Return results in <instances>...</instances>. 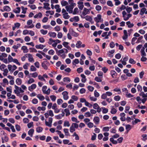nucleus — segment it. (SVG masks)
<instances>
[{"label":"nucleus","instance_id":"obj_1","mask_svg":"<svg viewBox=\"0 0 147 147\" xmlns=\"http://www.w3.org/2000/svg\"><path fill=\"white\" fill-rule=\"evenodd\" d=\"M15 88L16 89L14 90V92L15 94H17V96H19L20 95L19 94L20 92L22 93L24 92V91L21 88H19L16 85H15Z\"/></svg>","mask_w":147,"mask_h":147},{"label":"nucleus","instance_id":"obj_2","mask_svg":"<svg viewBox=\"0 0 147 147\" xmlns=\"http://www.w3.org/2000/svg\"><path fill=\"white\" fill-rule=\"evenodd\" d=\"M69 32L73 36L75 37H77L79 36L78 33L76 32L72 28H70L69 30Z\"/></svg>","mask_w":147,"mask_h":147},{"label":"nucleus","instance_id":"obj_3","mask_svg":"<svg viewBox=\"0 0 147 147\" xmlns=\"http://www.w3.org/2000/svg\"><path fill=\"white\" fill-rule=\"evenodd\" d=\"M49 65V63L47 61H45L42 62L41 64L42 67L46 70H47L48 69L47 66Z\"/></svg>","mask_w":147,"mask_h":147},{"label":"nucleus","instance_id":"obj_4","mask_svg":"<svg viewBox=\"0 0 147 147\" xmlns=\"http://www.w3.org/2000/svg\"><path fill=\"white\" fill-rule=\"evenodd\" d=\"M126 14V13L125 11H123L122 12L123 17L124 18V20L125 21L128 20L129 18L132 16V14L130 13L127 14V16L125 18V16Z\"/></svg>","mask_w":147,"mask_h":147},{"label":"nucleus","instance_id":"obj_5","mask_svg":"<svg viewBox=\"0 0 147 147\" xmlns=\"http://www.w3.org/2000/svg\"><path fill=\"white\" fill-rule=\"evenodd\" d=\"M74 8V7L73 5H69V6H67L65 7V8L66 9L67 11L70 13H72L73 9Z\"/></svg>","mask_w":147,"mask_h":147},{"label":"nucleus","instance_id":"obj_6","mask_svg":"<svg viewBox=\"0 0 147 147\" xmlns=\"http://www.w3.org/2000/svg\"><path fill=\"white\" fill-rule=\"evenodd\" d=\"M94 20L97 23L99 22L100 20L103 21V19L101 18V16L100 14H98L97 17L94 18Z\"/></svg>","mask_w":147,"mask_h":147},{"label":"nucleus","instance_id":"obj_7","mask_svg":"<svg viewBox=\"0 0 147 147\" xmlns=\"http://www.w3.org/2000/svg\"><path fill=\"white\" fill-rule=\"evenodd\" d=\"M62 94L63 95V98L64 100H67L68 98V92L67 91H64L62 93Z\"/></svg>","mask_w":147,"mask_h":147},{"label":"nucleus","instance_id":"obj_8","mask_svg":"<svg viewBox=\"0 0 147 147\" xmlns=\"http://www.w3.org/2000/svg\"><path fill=\"white\" fill-rule=\"evenodd\" d=\"M93 121L96 124H98L100 121L99 118L98 117L95 116L94 118Z\"/></svg>","mask_w":147,"mask_h":147},{"label":"nucleus","instance_id":"obj_9","mask_svg":"<svg viewBox=\"0 0 147 147\" xmlns=\"http://www.w3.org/2000/svg\"><path fill=\"white\" fill-rule=\"evenodd\" d=\"M36 87V84H33L31 85L28 87V90L30 91H32V90L35 89Z\"/></svg>","mask_w":147,"mask_h":147},{"label":"nucleus","instance_id":"obj_10","mask_svg":"<svg viewBox=\"0 0 147 147\" xmlns=\"http://www.w3.org/2000/svg\"><path fill=\"white\" fill-rule=\"evenodd\" d=\"M78 8L82 10L84 7L83 2H82L78 1Z\"/></svg>","mask_w":147,"mask_h":147},{"label":"nucleus","instance_id":"obj_11","mask_svg":"<svg viewBox=\"0 0 147 147\" xmlns=\"http://www.w3.org/2000/svg\"><path fill=\"white\" fill-rule=\"evenodd\" d=\"M58 52L59 54H62L64 52L65 53H68V50L65 48H63V49L59 50Z\"/></svg>","mask_w":147,"mask_h":147},{"label":"nucleus","instance_id":"obj_12","mask_svg":"<svg viewBox=\"0 0 147 147\" xmlns=\"http://www.w3.org/2000/svg\"><path fill=\"white\" fill-rule=\"evenodd\" d=\"M110 74L112 78H114L115 76H116L117 75V74L116 72L113 70H112L111 71Z\"/></svg>","mask_w":147,"mask_h":147},{"label":"nucleus","instance_id":"obj_13","mask_svg":"<svg viewBox=\"0 0 147 147\" xmlns=\"http://www.w3.org/2000/svg\"><path fill=\"white\" fill-rule=\"evenodd\" d=\"M28 60L30 62H33L34 61V60L33 58L32 55L30 54H28Z\"/></svg>","mask_w":147,"mask_h":147},{"label":"nucleus","instance_id":"obj_14","mask_svg":"<svg viewBox=\"0 0 147 147\" xmlns=\"http://www.w3.org/2000/svg\"><path fill=\"white\" fill-rule=\"evenodd\" d=\"M21 49L23 51V53H27L28 51L27 47L25 46H23L22 47Z\"/></svg>","mask_w":147,"mask_h":147},{"label":"nucleus","instance_id":"obj_15","mask_svg":"<svg viewBox=\"0 0 147 147\" xmlns=\"http://www.w3.org/2000/svg\"><path fill=\"white\" fill-rule=\"evenodd\" d=\"M34 131V129H30L28 132V134L30 135V137H32Z\"/></svg>","mask_w":147,"mask_h":147},{"label":"nucleus","instance_id":"obj_16","mask_svg":"<svg viewBox=\"0 0 147 147\" xmlns=\"http://www.w3.org/2000/svg\"><path fill=\"white\" fill-rule=\"evenodd\" d=\"M37 97L41 101L45 99L44 96L41 94H38L37 96Z\"/></svg>","mask_w":147,"mask_h":147},{"label":"nucleus","instance_id":"obj_17","mask_svg":"<svg viewBox=\"0 0 147 147\" xmlns=\"http://www.w3.org/2000/svg\"><path fill=\"white\" fill-rule=\"evenodd\" d=\"M16 83L18 85H20L22 83V80L21 79L18 78L16 80Z\"/></svg>","mask_w":147,"mask_h":147},{"label":"nucleus","instance_id":"obj_18","mask_svg":"<svg viewBox=\"0 0 147 147\" xmlns=\"http://www.w3.org/2000/svg\"><path fill=\"white\" fill-rule=\"evenodd\" d=\"M82 18H84L87 21L91 22L92 20V18L91 17L88 16H86L85 17H82Z\"/></svg>","mask_w":147,"mask_h":147},{"label":"nucleus","instance_id":"obj_19","mask_svg":"<svg viewBox=\"0 0 147 147\" xmlns=\"http://www.w3.org/2000/svg\"><path fill=\"white\" fill-rule=\"evenodd\" d=\"M126 24L129 28H132L134 26V24L133 23H131V22L129 21L127 22Z\"/></svg>","mask_w":147,"mask_h":147},{"label":"nucleus","instance_id":"obj_20","mask_svg":"<svg viewBox=\"0 0 147 147\" xmlns=\"http://www.w3.org/2000/svg\"><path fill=\"white\" fill-rule=\"evenodd\" d=\"M63 18L65 19H67L69 18L70 16L68 15V13L67 12H66L65 13H63Z\"/></svg>","mask_w":147,"mask_h":147},{"label":"nucleus","instance_id":"obj_21","mask_svg":"<svg viewBox=\"0 0 147 147\" xmlns=\"http://www.w3.org/2000/svg\"><path fill=\"white\" fill-rule=\"evenodd\" d=\"M146 10V9L144 7L143 8H142L140 11V14L142 15L144 14L145 13V12Z\"/></svg>","mask_w":147,"mask_h":147},{"label":"nucleus","instance_id":"obj_22","mask_svg":"<svg viewBox=\"0 0 147 147\" xmlns=\"http://www.w3.org/2000/svg\"><path fill=\"white\" fill-rule=\"evenodd\" d=\"M82 42L80 40L78 41L76 44V47L78 48H79L81 47Z\"/></svg>","mask_w":147,"mask_h":147},{"label":"nucleus","instance_id":"obj_23","mask_svg":"<svg viewBox=\"0 0 147 147\" xmlns=\"http://www.w3.org/2000/svg\"><path fill=\"white\" fill-rule=\"evenodd\" d=\"M3 8L5 11H9L11 10V8L10 7L8 6H5L3 7Z\"/></svg>","mask_w":147,"mask_h":147},{"label":"nucleus","instance_id":"obj_24","mask_svg":"<svg viewBox=\"0 0 147 147\" xmlns=\"http://www.w3.org/2000/svg\"><path fill=\"white\" fill-rule=\"evenodd\" d=\"M63 131L65 135L67 136H70V134L68 132V129L67 128H65L63 129Z\"/></svg>","mask_w":147,"mask_h":147},{"label":"nucleus","instance_id":"obj_25","mask_svg":"<svg viewBox=\"0 0 147 147\" xmlns=\"http://www.w3.org/2000/svg\"><path fill=\"white\" fill-rule=\"evenodd\" d=\"M64 111L66 113V116H67L69 115L70 113L68 109H64Z\"/></svg>","mask_w":147,"mask_h":147},{"label":"nucleus","instance_id":"obj_26","mask_svg":"<svg viewBox=\"0 0 147 147\" xmlns=\"http://www.w3.org/2000/svg\"><path fill=\"white\" fill-rule=\"evenodd\" d=\"M43 128L42 127H38L36 129V131L38 133H40L42 131Z\"/></svg>","mask_w":147,"mask_h":147},{"label":"nucleus","instance_id":"obj_27","mask_svg":"<svg viewBox=\"0 0 147 147\" xmlns=\"http://www.w3.org/2000/svg\"><path fill=\"white\" fill-rule=\"evenodd\" d=\"M63 80L64 82H69L70 81V79L69 78L67 77H65L63 78Z\"/></svg>","mask_w":147,"mask_h":147},{"label":"nucleus","instance_id":"obj_28","mask_svg":"<svg viewBox=\"0 0 147 147\" xmlns=\"http://www.w3.org/2000/svg\"><path fill=\"white\" fill-rule=\"evenodd\" d=\"M61 4L62 6H65L67 5L68 3L67 1L63 0L61 1Z\"/></svg>","mask_w":147,"mask_h":147},{"label":"nucleus","instance_id":"obj_29","mask_svg":"<svg viewBox=\"0 0 147 147\" xmlns=\"http://www.w3.org/2000/svg\"><path fill=\"white\" fill-rule=\"evenodd\" d=\"M94 47L95 48V51L98 53H99L100 51L98 46L97 45H95Z\"/></svg>","mask_w":147,"mask_h":147},{"label":"nucleus","instance_id":"obj_30","mask_svg":"<svg viewBox=\"0 0 147 147\" xmlns=\"http://www.w3.org/2000/svg\"><path fill=\"white\" fill-rule=\"evenodd\" d=\"M79 63V60L78 59H76L72 62L73 65H75L76 64H78Z\"/></svg>","mask_w":147,"mask_h":147},{"label":"nucleus","instance_id":"obj_31","mask_svg":"<svg viewBox=\"0 0 147 147\" xmlns=\"http://www.w3.org/2000/svg\"><path fill=\"white\" fill-rule=\"evenodd\" d=\"M43 45L40 44L39 45H37L35 46V47L37 49H43Z\"/></svg>","mask_w":147,"mask_h":147},{"label":"nucleus","instance_id":"obj_32","mask_svg":"<svg viewBox=\"0 0 147 147\" xmlns=\"http://www.w3.org/2000/svg\"><path fill=\"white\" fill-rule=\"evenodd\" d=\"M143 137V138L142 139V140L144 141H146L147 140V135L146 134H142V136Z\"/></svg>","mask_w":147,"mask_h":147},{"label":"nucleus","instance_id":"obj_33","mask_svg":"<svg viewBox=\"0 0 147 147\" xmlns=\"http://www.w3.org/2000/svg\"><path fill=\"white\" fill-rule=\"evenodd\" d=\"M127 8L126 10L128 13H129L132 11V8L131 7H129L128 6L127 7Z\"/></svg>","mask_w":147,"mask_h":147},{"label":"nucleus","instance_id":"obj_34","mask_svg":"<svg viewBox=\"0 0 147 147\" xmlns=\"http://www.w3.org/2000/svg\"><path fill=\"white\" fill-rule=\"evenodd\" d=\"M75 131V129L73 125H71L70 128V131L71 133H73Z\"/></svg>","mask_w":147,"mask_h":147},{"label":"nucleus","instance_id":"obj_35","mask_svg":"<svg viewBox=\"0 0 147 147\" xmlns=\"http://www.w3.org/2000/svg\"><path fill=\"white\" fill-rule=\"evenodd\" d=\"M85 104L86 106H87L89 108H91L92 106V104L89 103L86 101L85 102Z\"/></svg>","mask_w":147,"mask_h":147},{"label":"nucleus","instance_id":"obj_36","mask_svg":"<svg viewBox=\"0 0 147 147\" xmlns=\"http://www.w3.org/2000/svg\"><path fill=\"white\" fill-rule=\"evenodd\" d=\"M78 12V9L77 7H76L74 8V11L72 12V13L74 15L76 14Z\"/></svg>","mask_w":147,"mask_h":147},{"label":"nucleus","instance_id":"obj_37","mask_svg":"<svg viewBox=\"0 0 147 147\" xmlns=\"http://www.w3.org/2000/svg\"><path fill=\"white\" fill-rule=\"evenodd\" d=\"M102 108L103 109L102 112L103 113H106L108 112V109L104 107H102Z\"/></svg>","mask_w":147,"mask_h":147},{"label":"nucleus","instance_id":"obj_38","mask_svg":"<svg viewBox=\"0 0 147 147\" xmlns=\"http://www.w3.org/2000/svg\"><path fill=\"white\" fill-rule=\"evenodd\" d=\"M114 100L116 101H119L121 99L120 97L119 96H115L114 98Z\"/></svg>","mask_w":147,"mask_h":147},{"label":"nucleus","instance_id":"obj_39","mask_svg":"<svg viewBox=\"0 0 147 147\" xmlns=\"http://www.w3.org/2000/svg\"><path fill=\"white\" fill-rule=\"evenodd\" d=\"M17 10H14L13 11L16 13H19L20 11V7H17L16 8Z\"/></svg>","mask_w":147,"mask_h":147},{"label":"nucleus","instance_id":"obj_40","mask_svg":"<svg viewBox=\"0 0 147 147\" xmlns=\"http://www.w3.org/2000/svg\"><path fill=\"white\" fill-rule=\"evenodd\" d=\"M21 8L22 10V13L25 14L26 13V10L27 9V8L26 7L24 8L23 6H22Z\"/></svg>","mask_w":147,"mask_h":147},{"label":"nucleus","instance_id":"obj_41","mask_svg":"<svg viewBox=\"0 0 147 147\" xmlns=\"http://www.w3.org/2000/svg\"><path fill=\"white\" fill-rule=\"evenodd\" d=\"M63 125L65 127H69L70 126V124L69 122L67 121H65Z\"/></svg>","mask_w":147,"mask_h":147},{"label":"nucleus","instance_id":"obj_42","mask_svg":"<svg viewBox=\"0 0 147 147\" xmlns=\"http://www.w3.org/2000/svg\"><path fill=\"white\" fill-rule=\"evenodd\" d=\"M34 82V80L32 78H30L28 81V83L30 84Z\"/></svg>","mask_w":147,"mask_h":147},{"label":"nucleus","instance_id":"obj_43","mask_svg":"<svg viewBox=\"0 0 147 147\" xmlns=\"http://www.w3.org/2000/svg\"><path fill=\"white\" fill-rule=\"evenodd\" d=\"M107 5L110 7H113V4L112 3V2L111 1H108L107 2Z\"/></svg>","mask_w":147,"mask_h":147},{"label":"nucleus","instance_id":"obj_44","mask_svg":"<svg viewBox=\"0 0 147 147\" xmlns=\"http://www.w3.org/2000/svg\"><path fill=\"white\" fill-rule=\"evenodd\" d=\"M49 36L51 37H52L53 38H55L56 36V34L55 32H51L49 34Z\"/></svg>","mask_w":147,"mask_h":147},{"label":"nucleus","instance_id":"obj_45","mask_svg":"<svg viewBox=\"0 0 147 147\" xmlns=\"http://www.w3.org/2000/svg\"><path fill=\"white\" fill-rule=\"evenodd\" d=\"M12 62L16 63V64L18 65H20V63L18 62L17 59H13Z\"/></svg>","mask_w":147,"mask_h":147},{"label":"nucleus","instance_id":"obj_46","mask_svg":"<svg viewBox=\"0 0 147 147\" xmlns=\"http://www.w3.org/2000/svg\"><path fill=\"white\" fill-rule=\"evenodd\" d=\"M88 90L90 92H92L94 90V88L91 86H88Z\"/></svg>","mask_w":147,"mask_h":147},{"label":"nucleus","instance_id":"obj_47","mask_svg":"<svg viewBox=\"0 0 147 147\" xmlns=\"http://www.w3.org/2000/svg\"><path fill=\"white\" fill-rule=\"evenodd\" d=\"M129 62L132 64H135L136 63V61L133 59L130 58L129 60Z\"/></svg>","mask_w":147,"mask_h":147},{"label":"nucleus","instance_id":"obj_48","mask_svg":"<svg viewBox=\"0 0 147 147\" xmlns=\"http://www.w3.org/2000/svg\"><path fill=\"white\" fill-rule=\"evenodd\" d=\"M8 59V61L9 62H12L13 59L12 57L10 55H9Z\"/></svg>","mask_w":147,"mask_h":147},{"label":"nucleus","instance_id":"obj_49","mask_svg":"<svg viewBox=\"0 0 147 147\" xmlns=\"http://www.w3.org/2000/svg\"><path fill=\"white\" fill-rule=\"evenodd\" d=\"M4 72L3 73V75L4 76H6L7 75V73L8 71L7 69H5L3 70Z\"/></svg>","mask_w":147,"mask_h":147},{"label":"nucleus","instance_id":"obj_50","mask_svg":"<svg viewBox=\"0 0 147 147\" xmlns=\"http://www.w3.org/2000/svg\"><path fill=\"white\" fill-rule=\"evenodd\" d=\"M86 53L89 56H91L92 55V53L91 51L89 50V49H87L86 51Z\"/></svg>","mask_w":147,"mask_h":147},{"label":"nucleus","instance_id":"obj_51","mask_svg":"<svg viewBox=\"0 0 147 147\" xmlns=\"http://www.w3.org/2000/svg\"><path fill=\"white\" fill-rule=\"evenodd\" d=\"M41 33L43 35H45L47 33V30H44L43 29L41 30H40Z\"/></svg>","mask_w":147,"mask_h":147},{"label":"nucleus","instance_id":"obj_52","mask_svg":"<svg viewBox=\"0 0 147 147\" xmlns=\"http://www.w3.org/2000/svg\"><path fill=\"white\" fill-rule=\"evenodd\" d=\"M71 98L75 101H76L78 100V97L75 95H73L71 97Z\"/></svg>","mask_w":147,"mask_h":147},{"label":"nucleus","instance_id":"obj_53","mask_svg":"<svg viewBox=\"0 0 147 147\" xmlns=\"http://www.w3.org/2000/svg\"><path fill=\"white\" fill-rule=\"evenodd\" d=\"M117 111L115 109L112 108L111 111V113L112 114H114L116 113Z\"/></svg>","mask_w":147,"mask_h":147},{"label":"nucleus","instance_id":"obj_54","mask_svg":"<svg viewBox=\"0 0 147 147\" xmlns=\"http://www.w3.org/2000/svg\"><path fill=\"white\" fill-rule=\"evenodd\" d=\"M16 128V130L18 131H19L21 130V127L20 125L18 124H16L15 125Z\"/></svg>","mask_w":147,"mask_h":147},{"label":"nucleus","instance_id":"obj_55","mask_svg":"<svg viewBox=\"0 0 147 147\" xmlns=\"http://www.w3.org/2000/svg\"><path fill=\"white\" fill-rule=\"evenodd\" d=\"M50 98L52 101H54L55 100L56 97L55 95H51L50 96Z\"/></svg>","mask_w":147,"mask_h":147},{"label":"nucleus","instance_id":"obj_56","mask_svg":"<svg viewBox=\"0 0 147 147\" xmlns=\"http://www.w3.org/2000/svg\"><path fill=\"white\" fill-rule=\"evenodd\" d=\"M109 128L108 127H104L102 129V130L104 131H108L109 130Z\"/></svg>","mask_w":147,"mask_h":147},{"label":"nucleus","instance_id":"obj_57","mask_svg":"<svg viewBox=\"0 0 147 147\" xmlns=\"http://www.w3.org/2000/svg\"><path fill=\"white\" fill-rule=\"evenodd\" d=\"M30 70L31 71H35L36 70V69L34 65H32L31 66Z\"/></svg>","mask_w":147,"mask_h":147},{"label":"nucleus","instance_id":"obj_58","mask_svg":"<svg viewBox=\"0 0 147 147\" xmlns=\"http://www.w3.org/2000/svg\"><path fill=\"white\" fill-rule=\"evenodd\" d=\"M94 80L98 82H100L102 81V80L98 77H96L94 78Z\"/></svg>","mask_w":147,"mask_h":147},{"label":"nucleus","instance_id":"obj_59","mask_svg":"<svg viewBox=\"0 0 147 147\" xmlns=\"http://www.w3.org/2000/svg\"><path fill=\"white\" fill-rule=\"evenodd\" d=\"M63 102V100L59 98L57 99V103L58 105H60Z\"/></svg>","mask_w":147,"mask_h":147},{"label":"nucleus","instance_id":"obj_60","mask_svg":"<svg viewBox=\"0 0 147 147\" xmlns=\"http://www.w3.org/2000/svg\"><path fill=\"white\" fill-rule=\"evenodd\" d=\"M101 7L99 5H97L96 6V9L97 11H99L101 9Z\"/></svg>","mask_w":147,"mask_h":147},{"label":"nucleus","instance_id":"obj_61","mask_svg":"<svg viewBox=\"0 0 147 147\" xmlns=\"http://www.w3.org/2000/svg\"><path fill=\"white\" fill-rule=\"evenodd\" d=\"M88 127L90 128H91L93 127L94 124L92 122H90L88 123L87 124Z\"/></svg>","mask_w":147,"mask_h":147},{"label":"nucleus","instance_id":"obj_62","mask_svg":"<svg viewBox=\"0 0 147 147\" xmlns=\"http://www.w3.org/2000/svg\"><path fill=\"white\" fill-rule=\"evenodd\" d=\"M83 71V68L82 67H79L77 68V71L78 73H80Z\"/></svg>","mask_w":147,"mask_h":147},{"label":"nucleus","instance_id":"obj_63","mask_svg":"<svg viewBox=\"0 0 147 147\" xmlns=\"http://www.w3.org/2000/svg\"><path fill=\"white\" fill-rule=\"evenodd\" d=\"M86 90L84 88H81L80 91V94H82L85 93L86 92Z\"/></svg>","mask_w":147,"mask_h":147},{"label":"nucleus","instance_id":"obj_64","mask_svg":"<svg viewBox=\"0 0 147 147\" xmlns=\"http://www.w3.org/2000/svg\"><path fill=\"white\" fill-rule=\"evenodd\" d=\"M87 147H97L96 146L93 144H88L87 145Z\"/></svg>","mask_w":147,"mask_h":147}]
</instances>
